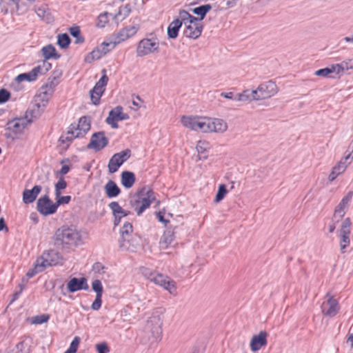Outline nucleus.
I'll list each match as a JSON object with an SVG mask.
<instances>
[{
	"label": "nucleus",
	"instance_id": "32",
	"mask_svg": "<svg viewBox=\"0 0 353 353\" xmlns=\"http://www.w3.org/2000/svg\"><path fill=\"white\" fill-rule=\"evenodd\" d=\"M336 74L341 75L344 72L353 69V59H346L340 63L334 64Z\"/></svg>",
	"mask_w": 353,
	"mask_h": 353
},
{
	"label": "nucleus",
	"instance_id": "36",
	"mask_svg": "<svg viewBox=\"0 0 353 353\" xmlns=\"http://www.w3.org/2000/svg\"><path fill=\"white\" fill-rule=\"evenodd\" d=\"M109 114L119 121L127 120L130 118L128 114L123 112V108L120 105L110 110Z\"/></svg>",
	"mask_w": 353,
	"mask_h": 353
},
{
	"label": "nucleus",
	"instance_id": "46",
	"mask_svg": "<svg viewBox=\"0 0 353 353\" xmlns=\"http://www.w3.org/2000/svg\"><path fill=\"white\" fill-rule=\"evenodd\" d=\"M110 16H111V14L108 12L101 14L98 17L97 26L99 28H103L105 25L108 22Z\"/></svg>",
	"mask_w": 353,
	"mask_h": 353
},
{
	"label": "nucleus",
	"instance_id": "17",
	"mask_svg": "<svg viewBox=\"0 0 353 353\" xmlns=\"http://www.w3.org/2000/svg\"><path fill=\"white\" fill-rule=\"evenodd\" d=\"M32 122V120L28 119V116L24 118H17L8 123V128L14 134L22 132L27 125Z\"/></svg>",
	"mask_w": 353,
	"mask_h": 353
},
{
	"label": "nucleus",
	"instance_id": "43",
	"mask_svg": "<svg viewBox=\"0 0 353 353\" xmlns=\"http://www.w3.org/2000/svg\"><path fill=\"white\" fill-rule=\"evenodd\" d=\"M119 239V248L122 250H129L130 235H120Z\"/></svg>",
	"mask_w": 353,
	"mask_h": 353
},
{
	"label": "nucleus",
	"instance_id": "3",
	"mask_svg": "<svg viewBox=\"0 0 353 353\" xmlns=\"http://www.w3.org/2000/svg\"><path fill=\"white\" fill-rule=\"evenodd\" d=\"M155 199L154 192L148 188H143L137 195H134L131 201L133 206L141 204L140 207L137 208L135 207L137 213L140 215L143 212L148 208L152 202Z\"/></svg>",
	"mask_w": 353,
	"mask_h": 353
},
{
	"label": "nucleus",
	"instance_id": "44",
	"mask_svg": "<svg viewBox=\"0 0 353 353\" xmlns=\"http://www.w3.org/2000/svg\"><path fill=\"white\" fill-rule=\"evenodd\" d=\"M344 172V166L343 165H336L333 168L332 172L328 176V179L330 181H333L338 175L343 173Z\"/></svg>",
	"mask_w": 353,
	"mask_h": 353
},
{
	"label": "nucleus",
	"instance_id": "18",
	"mask_svg": "<svg viewBox=\"0 0 353 353\" xmlns=\"http://www.w3.org/2000/svg\"><path fill=\"white\" fill-rule=\"evenodd\" d=\"M176 226L170 225L164 232L159 241V248L161 250H166L172 244L174 239V230Z\"/></svg>",
	"mask_w": 353,
	"mask_h": 353
},
{
	"label": "nucleus",
	"instance_id": "39",
	"mask_svg": "<svg viewBox=\"0 0 353 353\" xmlns=\"http://www.w3.org/2000/svg\"><path fill=\"white\" fill-rule=\"evenodd\" d=\"M34 265L36 266V269H38L40 272L43 271L47 267L52 266L50 263L48 261V259H46L43 255L37 259Z\"/></svg>",
	"mask_w": 353,
	"mask_h": 353
},
{
	"label": "nucleus",
	"instance_id": "7",
	"mask_svg": "<svg viewBox=\"0 0 353 353\" xmlns=\"http://www.w3.org/2000/svg\"><path fill=\"white\" fill-rule=\"evenodd\" d=\"M131 156V151L126 149L114 154L109 161L108 168L110 173L116 172L119 168Z\"/></svg>",
	"mask_w": 353,
	"mask_h": 353
},
{
	"label": "nucleus",
	"instance_id": "56",
	"mask_svg": "<svg viewBox=\"0 0 353 353\" xmlns=\"http://www.w3.org/2000/svg\"><path fill=\"white\" fill-rule=\"evenodd\" d=\"M101 297H102V295H101V294L96 296V299H95L94 301L92 303V306H91L92 310H98L101 307V302H102Z\"/></svg>",
	"mask_w": 353,
	"mask_h": 353
},
{
	"label": "nucleus",
	"instance_id": "40",
	"mask_svg": "<svg viewBox=\"0 0 353 353\" xmlns=\"http://www.w3.org/2000/svg\"><path fill=\"white\" fill-rule=\"evenodd\" d=\"M70 43L69 36L65 34H60L57 36V43L61 48H65Z\"/></svg>",
	"mask_w": 353,
	"mask_h": 353
},
{
	"label": "nucleus",
	"instance_id": "57",
	"mask_svg": "<svg viewBox=\"0 0 353 353\" xmlns=\"http://www.w3.org/2000/svg\"><path fill=\"white\" fill-rule=\"evenodd\" d=\"M131 12V8L129 4L125 5L123 8H121L118 12V15H123V18L128 16Z\"/></svg>",
	"mask_w": 353,
	"mask_h": 353
},
{
	"label": "nucleus",
	"instance_id": "23",
	"mask_svg": "<svg viewBox=\"0 0 353 353\" xmlns=\"http://www.w3.org/2000/svg\"><path fill=\"white\" fill-rule=\"evenodd\" d=\"M53 92L52 88L48 89L45 85H43L39 89V93L35 96L34 101H39L42 103L43 108H45Z\"/></svg>",
	"mask_w": 353,
	"mask_h": 353
},
{
	"label": "nucleus",
	"instance_id": "42",
	"mask_svg": "<svg viewBox=\"0 0 353 353\" xmlns=\"http://www.w3.org/2000/svg\"><path fill=\"white\" fill-rule=\"evenodd\" d=\"M117 41L103 42L99 47L102 53L107 54L108 52L115 48L117 44Z\"/></svg>",
	"mask_w": 353,
	"mask_h": 353
},
{
	"label": "nucleus",
	"instance_id": "59",
	"mask_svg": "<svg viewBox=\"0 0 353 353\" xmlns=\"http://www.w3.org/2000/svg\"><path fill=\"white\" fill-rule=\"evenodd\" d=\"M105 54L102 53V51L100 50L99 48L92 50V52L90 53V56L92 59H99Z\"/></svg>",
	"mask_w": 353,
	"mask_h": 353
},
{
	"label": "nucleus",
	"instance_id": "37",
	"mask_svg": "<svg viewBox=\"0 0 353 353\" xmlns=\"http://www.w3.org/2000/svg\"><path fill=\"white\" fill-rule=\"evenodd\" d=\"M333 73L336 74V70L335 68L334 64H332L329 67L316 70L314 72V74L323 77L334 78V77L332 76V74Z\"/></svg>",
	"mask_w": 353,
	"mask_h": 353
},
{
	"label": "nucleus",
	"instance_id": "64",
	"mask_svg": "<svg viewBox=\"0 0 353 353\" xmlns=\"http://www.w3.org/2000/svg\"><path fill=\"white\" fill-rule=\"evenodd\" d=\"M40 272L38 269H36V266L34 265L32 269H30L26 274V276L28 279L33 277L36 274Z\"/></svg>",
	"mask_w": 353,
	"mask_h": 353
},
{
	"label": "nucleus",
	"instance_id": "6",
	"mask_svg": "<svg viewBox=\"0 0 353 353\" xmlns=\"http://www.w3.org/2000/svg\"><path fill=\"white\" fill-rule=\"evenodd\" d=\"M181 121L183 126L192 130L205 133H206V130H208V118L183 116Z\"/></svg>",
	"mask_w": 353,
	"mask_h": 353
},
{
	"label": "nucleus",
	"instance_id": "58",
	"mask_svg": "<svg viewBox=\"0 0 353 353\" xmlns=\"http://www.w3.org/2000/svg\"><path fill=\"white\" fill-rule=\"evenodd\" d=\"M67 187V183L63 177H61L55 184V189L58 190H63Z\"/></svg>",
	"mask_w": 353,
	"mask_h": 353
},
{
	"label": "nucleus",
	"instance_id": "50",
	"mask_svg": "<svg viewBox=\"0 0 353 353\" xmlns=\"http://www.w3.org/2000/svg\"><path fill=\"white\" fill-rule=\"evenodd\" d=\"M92 288L94 292H96L97 295L101 294L103 293V286L101 282L99 280H94L92 283Z\"/></svg>",
	"mask_w": 353,
	"mask_h": 353
},
{
	"label": "nucleus",
	"instance_id": "15",
	"mask_svg": "<svg viewBox=\"0 0 353 353\" xmlns=\"http://www.w3.org/2000/svg\"><path fill=\"white\" fill-rule=\"evenodd\" d=\"M184 26L185 27L183 32L184 35L186 37L194 39L200 37L203 28V25L199 21V20L196 21H190Z\"/></svg>",
	"mask_w": 353,
	"mask_h": 353
},
{
	"label": "nucleus",
	"instance_id": "60",
	"mask_svg": "<svg viewBox=\"0 0 353 353\" xmlns=\"http://www.w3.org/2000/svg\"><path fill=\"white\" fill-rule=\"evenodd\" d=\"M118 120H117L116 119H114L113 117H111L110 116V114L108 115V117H107L106 119V123L109 125H111V127L112 128H118V124H117V121Z\"/></svg>",
	"mask_w": 353,
	"mask_h": 353
},
{
	"label": "nucleus",
	"instance_id": "8",
	"mask_svg": "<svg viewBox=\"0 0 353 353\" xmlns=\"http://www.w3.org/2000/svg\"><path fill=\"white\" fill-rule=\"evenodd\" d=\"M255 90L257 93L256 99L262 100L269 99L276 94L278 92V88L274 82L268 81L260 84Z\"/></svg>",
	"mask_w": 353,
	"mask_h": 353
},
{
	"label": "nucleus",
	"instance_id": "45",
	"mask_svg": "<svg viewBox=\"0 0 353 353\" xmlns=\"http://www.w3.org/2000/svg\"><path fill=\"white\" fill-rule=\"evenodd\" d=\"M228 190L226 189V186L224 184H221L219 185L218 192L216 193L214 201L216 203L220 202L225 196L227 194Z\"/></svg>",
	"mask_w": 353,
	"mask_h": 353
},
{
	"label": "nucleus",
	"instance_id": "63",
	"mask_svg": "<svg viewBox=\"0 0 353 353\" xmlns=\"http://www.w3.org/2000/svg\"><path fill=\"white\" fill-rule=\"evenodd\" d=\"M70 33L73 37H78L79 34H80L79 28L77 26L70 28Z\"/></svg>",
	"mask_w": 353,
	"mask_h": 353
},
{
	"label": "nucleus",
	"instance_id": "61",
	"mask_svg": "<svg viewBox=\"0 0 353 353\" xmlns=\"http://www.w3.org/2000/svg\"><path fill=\"white\" fill-rule=\"evenodd\" d=\"M58 81H55L54 80H52V79H48V82L46 85H44L46 88L48 89L52 88V91H54L55 87L57 85Z\"/></svg>",
	"mask_w": 353,
	"mask_h": 353
},
{
	"label": "nucleus",
	"instance_id": "47",
	"mask_svg": "<svg viewBox=\"0 0 353 353\" xmlns=\"http://www.w3.org/2000/svg\"><path fill=\"white\" fill-rule=\"evenodd\" d=\"M15 81L17 83H21V82H22L23 81H30H30H33L34 80L33 77H32V74L29 72H27V73H22V74H19L15 78Z\"/></svg>",
	"mask_w": 353,
	"mask_h": 353
},
{
	"label": "nucleus",
	"instance_id": "10",
	"mask_svg": "<svg viewBox=\"0 0 353 353\" xmlns=\"http://www.w3.org/2000/svg\"><path fill=\"white\" fill-rule=\"evenodd\" d=\"M103 72L105 73V70H103ZM108 81V78L105 74H104L101 78L97 82L94 88L90 91V99L94 105H98L100 102L101 97L105 91V86L106 85Z\"/></svg>",
	"mask_w": 353,
	"mask_h": 353
},
{
	"label": "nucleus",
	"instance_id": "62",
	"mask_svg": "<svg viewBox=\"0 0 353 353\" xmlns=\"http://www.w3.org/2000/svg\"><path fill=\"white\" fill-rule=\"evenodd\" d=\"M62 72L61 70H57L52 72V74L48 79H52V80H54L55 81H57V80L61 77Z\"/></svg>",
	"mask_w": 353,
	"mask_h": 353
},
{
	"label": "nucleus",
	"instance_id": "12",
	"mask_svg": "<svg viewBox=\"0 0 353 353\" xmlns=\"http://www.w3.org/2000/svg\"><path fill=\"white\" fill-rule=\"evenodd\" d=\"M325 298L327 300L323 301L321 305L322 312L325 316L333 317L339 312L340 306L338 301L330 293H327Z\"/></svg>",
	"mask_w": 353,
	"mask_h": 353
},
{
	"label": "nucleus",
	"instance_id": "13",
	"mask_svg": "<svg viewBox=\"0 0 353 353\" xmlns=\"http://www.w3.org/2000/svg\"><path fill=\"white\" fill-rule=\"evenodd\" d=\"M352 225L351 220L349 217L345 219L341 225L340 229V248L342 252L349 246L350 243V228Z\"/></svg>",
	"mask_w": 353,
	"mask_h": 353
},
{
	"label": "nucleus",
	"instance_id": "33",
	"mask_svg": "<svg viewBox=\"0 0 353 353\" xmlns=\"http://www.w3.org/2000/svg\"><path fill=\"white\" fill-rule=\"evenodd\" d=\"M181 23L179 20H174L168 27V36L170 39H176L178 36V32L181 27Z\"/></svg>",
	"mask_w": 353,
	"mask_h": 353
},
{
	"label": "nucleus",
	"instance_id": "1",
	"mask_svg": "<svg viewBox=\"0 0 353 353\" xmlns=\"http://www.w3.org/2000/svg\"><path fill=\"white\" fill-rule=\"evenodd\" d=\"M55 241L58 245H78L81 242V234L72 227H62L55 233Z\"/></svg>",
	"mask_w": 353,
	"mask_h": 353
},
{
	"label": "nucleus",
	"instance_id": "27",
	"mask_svg": "<svg viewBox=\"0 0 353 353\" xmlns=\"http://www.w3.org/2000/svg\"><path fill=\"white\" fill-rule=\"evenodd\" d=\"M43 110L44 108H43L42 103L39 101H34L32 107L27 110L26 116H28V119L32 121L33 119H37L39 117Z\"/></svg>",
	"mask_w": 353,
	"mask_h": 353
},
{
	"label": "nucleus",
	"instance_id": "55",
	"mask_svg": "<svg viewBox=\"0 0 353 353\" xmlns=\"http://www.w3.org/2000/svg\"><path fill=\"white\" fill-rule=\"evenodd\" d=\"M351 154L349 153L347 155H345L337 164V165H343L344 166V171L345 170L348 164L350 163L351 161Z\"/></svg>",
	"mask_w": 353,
	"mask_h": 353
},
{
	"label": "nucleus",
	"instance_id": "14",
	"mask_svg": "<svg viewBox=\"0 0 353 353\" xmlns=\"http://www.w3.org/2000/svg\"><path fill=\"white\" fill-rule=\"evenodd\" d=\"M108 143V139L103 132H98L92 134L88 145V148L99 151L105 148Z\"/></svg>",
	"mask_w": 353,
	"mask_h": 353
},
{
	"label": "nucleus",
	"instance_id": "35",
	"mask_svg": "<svg viewBox=\"0 0 353 353\" xmlns=\"http://www.w3.org/2000/svg\"><path fill=\"white\" fill-rule=\"evenodd\" d=\"M212 9V6L210 4H205L200 6L199 7L194 8L192 10L194 14L199 16V21L203 20L206 14Z\"/></svg>",
	"mask_w": 353,
	"mask_h": 353
},
{
	"label": "nucleus",
	"instance_id": "48",
	"mask_svg": "<svg viewBox=\"0 0 353 353\" xmlns=\"http://www.w3.org/2000/svg\"><path fill=\"white\" fill-rule=\"evenodd\" d=\"M49 319V315L48 314H41L32 317V324H41L43 323H46Z\"/></svg>",
	"mask_w": 353,
	"mask_h": 353
},
{
	"label": "nucleus",
	"instance_id": "49",
	"mask_svg": "<svg viewBox=\"0 0 353 353\" xmlns=\"http://www.w3.org/2000/svg\"><path fill=\"white\" fill-rule=\"evenodd\" d=\"M133 231L132 225L130 223L125 222L120 230V235H131Z\"/></svg>",
	"mask_w": 353,
	"mask_h": 353
},
{
	"label": "nucleus",
	"instance_id": "29",
	"mask_svg": "<svg viewBox=\"0 0 353 353\" xmlns=\"http://www.w3.org/2000/svg\"><path fill=\"white\" fill-rule=\"evenodd\" d=\"M256 94L255 90H245L243 92L238 94L235 97V100L238 101H258Z\"/></svg>",
	"mask_w": 353,
	"mask_h": 353
},
{
	"label": "nucleus",
	"instance_id": "30",
	"mask_svg": "<svg viewBox=\"0 0 353 353\" xmlns=\"http://www.w3.org/2000/svg\"><path fill=\"white\" fill-rule=\"evenodd\" d=\"M43 256L46 258V259H48V261L52 265H55L59 263L62 260L61 254L57 251L54 250L45 252L43 254Z\"/></svg>",
	"mask_w": 353,
	"mask_h": 353
},
{
	"label": "nucleus",
	"instance_id": "16",
	"mask_svg": "<svg viewBox=\"0 0 353 353\" xmlns=\"http://www.w3.org/2000/svg\"><path fill=\"white\" fill-rule=\"evenodd\" d=\"M268 335L265 331H261L258 334L254 335L250 344L251 350L256 352L261 347H265L268 343Z\"/></svg>",
	"mask_w": 353,
	"mask_h": 353
},
{
	"label": "nucleus",
	"instance_id": "20",
	"mask_svg": "<svg viewBox=\"0 0 353 353\" xmlns=\"http://www.w3.org/2000/svg\"><path fill=\"white\" fill-rule=\"evenodd\" d=\"M209 123V127H208V130H206L207 132H219L223 133L225 132L228 129L227 123L223 119H210L208 118V121Z\"/></svg>",
	"mask_w": 353,
	"mask_h": 353
},
{
	"label": "nucleus",
	"instance_id": "52",
	"mask_svg": "<svg viewBox=\"0 0 353 353\" xmlns=\"http://www.w3.org/2000/svg\"><path fill=\"white\" fill-rule=\"evenodd\" d=\"M10 97V93L6 89L0 90V103L6 102Z\"/></svg>",
	"mask_w": 353,
	"mask_h": 353
},
{
	"label": "nucleus",
	"instance_id": "5",
	"mask_svg": "<svg viewBox=\"0 0 353 353\" xmlns=\"http://www.w3.org/2000/svg\"><path fill=\"white\" fill-rule=\"evenodd\" d=\"M74 130H69L68 134H72L70 137H61L60 141L64 143L65 141H71L74 138L83 137L90 129V120L89 117H82L79 121L77 127Z\"/></svg>",
	"mask_w": 353,
	"mask_h": 353
},
{
	"label": "nucleus",
	"instance_id": "24",
	"mask_svg": "<svg viewBox=\"0 0 353 353\" xmlns=\"http://www.w3.org/2000/svg\"><path fill=\"white\" fill-rule=\"evenodd\" d=\"M52 68V65L47 61H43V63L37 67L34 68L30 72L32 74L34 80H36L39 75L44 74Z\"/></svg>",
	"mask_w": 353,
	"mask_h": 353
},
{
	"label": "nucleus",
	"instance_id": "22",
	"mask_svg": "<svg viewBox=\"0 0 353 353\" xmlns=\"http://www.w3.org/2000/svg\"><path fill=\"white\" fill-rule=\"evenodd\" d=\"M139 26L137 24H134L130 26H127L123 28L120 32L117 34V43H120L121 41H123L128 38L134 35L137 30H139Z\"/></svg>",
	"mask_w": 353,
	"mask_h": 353
},
{
	"label": "nucleus",
	"instance_id": "4",
	"mask_svg": "<svg viewBox=\"0 0 353 353\" xmlns=\"http://www.w3.org/2000/svg\"><path fill=\"white\" fill-rule=\"evenodd\" d=\"M148 279L163 289L168 290L171 294H176V283L168 276L160 273L150 272Z\"/></svg>",
	"mask_w": 353,
	"mask_h": 353
},
{
	"label": "nucleus",
	"instance_id": "41",
	"mask_svg": "<svg viewBox=\"0 0 353 353\" xmlns=\"http://www.w3.org/2000/svg\"><path fill=\"white\" fill-rule=\"evenodd\" d=\"M110 208L112 210L113 215L130 214V212L124 210L118 202L112 201L109 204Z\"/></svg>",
	"mask_w": 353,
	"mask_h": 353
},
{
	"label": "nucleus",
	"instance_id": "2",
	"mask_svg": "<svg viewBox=\"0 0 353 353\" xmlns=\"http://www.w3.org/2000/svg\"><path fill=\"white\" fill-rule=\"evenodd\" d=\"M165 310L163 308L156 309L147 321L144 327V331L146 333L150 334L152 338L156 341L161 338L162 334V316Z\"/></svg>",
	"mask_w": 353,
	"mask_h": 353
},
{
	"label": "nucleus",
	"instance_id": "11",
	"mask_svg": "<svg viewBox=\"0 0 353 353\" xmlns=\"http://www.w3.org/2000/svg\"><path fill=\"white\" fill-rule=\"evenodd\" d=\"M158 49V42L150 39H143L138 44L137 54L138 57H143L157 51Z\"/></svg>",
	"mask_w": 353,
	"mask_h": 353
},
{
	"label": "nucleus",
	"instance_id": "28",
	"mask_svg": "<svg viewBox=\"0 0 353 353\" xmlns=\"http://www.w3.org/2000/svg\"><path fill=\"white\" fill-rule=\"evenodd\" d=\"M352 192H349L346 196H345L339 205L336 206L335 210H336L337 214L339 215L345 214L346 210L349 206L350 201L352 197Z\"/></svg>",
	"mask_w": 353,
	"mask_h": 353
},
{
	"label": "nucleus",
	"instance_id": "51",
	"mask_svg": "<svg viewBox=\"0 0 353 353\" xmlns=\"http://www.w3.org/2000/svg\"><path fill=\"white\" fill-rule=\"evenodd\" d=\"M80 343V338L79 336H75L70 345L68 350L70 351L72 353H76L78 349L79 344Z\"/></svg>",
	"mask_w": 353,
	"mask_h": 353
},
{
	"label": "nucleus",
	"instance_id": "26",
	"mask_svg": "<svg viewBox=\"0 0 353 353\" xmlns=\"http://www.w3.org/2000/svg\"><path fill=\"white\" fill-rule=\"evenodd\" d=\"M104 190L106 196L109 198L116 197L121 192L120 188L118 187L117 183L112 180H109L107 182V183L104 186Z\"/></svg>",
	"mask_w": 353,
	"mask_h": 353
},
{
	"label": "nucleus",
	"instance_id": "53",
	"mask_svg": "<svg viewBox=\"0 0 353 353\" xmlns=\"http://www.w3.org/2000/svg\"><path fill=\"white\" fill-rule=\"evenodd\" d=\"M96 349L98 353H108L110 350L105 343H100L96 345Z\"/></svg>",
	"mask_w": 353,
	"mask_h": 353
},
{
	"label": "nucleus",
	"instance_id": "34",
	"mask_svg": "<svg viewBox=\"0 0 353 353\" xmlns=\"http://www.w3.org/2000/svg\"><path fill=\"white\" fill-rule=\"evenodd\" d=\"M175 20H179V22L181 23V25H185L190 21H198V17L192 16L185 10H180L179 12V17Z\"/></svg>",
	"mask_w": 353,
	"mask_h": 353
},
{
	"label": "nucleus",
	"instance_id": "38",
	"mask_svg": "<svg viewBox=\"0 0 353 353\" xmlns=\"http://www.w3.org/2000/svg\"><path fill=\"white\" fill-rule=\"evenodd\" d=\"M43 56L45 59H49L51 58L59 59L60 55L56 53V50L52 45H48L43 47L41 50Z\"/></svg>",
	"mask_w": 353,
	"mask_h": 353
},
{
	"label": "nucleus",
	"instance_id": "54",
	"mask_svg": "<svg viewBox=\"0 0 353 353\" xmlns=\"http://www.w3.org/2000/svg\"><path fill=\"white\" fill-rule=\"evenodd\" d=\"M71 200L70 196H62L60 197L58 201L55 202L56 204V208L57 209L58 207L63 204H67Z\"/></svg>",
	"mask_w": 353,
	"mask_h": 353
},
{
	"label": "nucleus",
	"instance_id": "9",
	"mask_svg": "<svg viewBox=\"0 0 353 353\" xmlns=\"http://www.w3.org/2000/svg\"><path fill=\"white\" fill-rule=\"evenodd\" d=\"M37 210L43 216L51 215L57 212L56 204L45 194L37 200Z\"/></svg>",
	"mask_w": 353,
	"mask_h": 353
},
{
	"label": "nucleus",
	"instance_id": "31",
	"mask_svg": "<svg viewBox=\"0 0 353 353\" xmlns=\"http://www.w3.org/2000/svg\"><path fill=\"white\" fill-rule=\"evenodd\" d=\"M121 183L125 188H130L135 182V175L133 172L124 171L121 173Z\"/></svg>",
	"mask_w": 353,
	"mask_h": 353
},
{
	"label": "nucleus",
	"instance_id": "21",
	"mask_svg": "<svg viewBox=\"0 0 353 353\" xmlns=\"http://www.w3.org/2000/svg\"><path fill=\"white\" fill-rule=\"evenodd\" d=\"M42 188L40 185H34L31 190L25 189L23 192V201L26 204L33 203L39 194L41 192Z\"/></svg>",
	"mask_w": 353,
	"mask_h": 353
},
{
	"label": "nucleus",
	"instance_id": "25",
	"mask_svg": "<svg viewBox=\"0 0 353 353\" xmlns=\"http://www.w3.org/2000/svg\"><path fill=\"white\" fill-rule=\"evenodd\" d=\"M196 150L199 160H205L208 158L210 143L206 141L200 140L196 144Z\"/></svg>",
	"mask_w": 353,
	"mask_h": 353
},
{
	"label": "nucleus",
	"instance_id": "19",
	"mask_svg": "<svg viewBox=\"0 0 353 353\" xmlns=\"http://www.w3.org/2000/svg\"><path fill=\"white\" fill-rule=\"evenodd\" d=\"M68 290L70 292H74L81 290H88V285L87 279L84 277L71 279L67 284Z\"/></svg>",
	"mask_w": 353,
	"mask_h": 353
}]
</instances>
